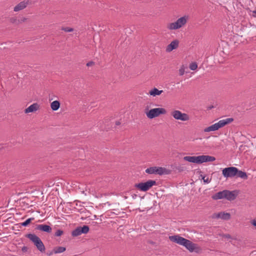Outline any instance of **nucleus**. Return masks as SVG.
I'll list each match as a JSON object with an SVG mask.
<instances>
[{
  "label": "nucleus",
  "instance_id": "nucleus-1",
  "mask_svg": "<svg viewBox=\"0 0 256 256\" xmlns=\"http://www.w3.org/2000/svg\"><path fill=\"white\" fill-rule=\"evenodd\" d=\"M184 160L190 162L200 164L204 162H213L216 158L212 156L202 155L197 156H186Z\"/></svg>",
  "mask_w": 256,
  "mask_h": 256
},
{
  "label": "nucleus",
  "instance_id": "nucleus-2",
  "mask_svg": "<svg viewBox=\"0 0 256 256\" xmlns=\"http://www.w3.org/2000/svg\"><path fill=\"white\" fill-rule=\"evenodd\" d=\"M234 119L232 118H227L226 119L220 120L218 122L205 128L204 131V132H208L217 130L219 128L224 127L228 124H229Z\"/></svg>",
  "mask_w": 256,
  "mask_h": 256
},
{
  "label": "nucleus",
  "instance_id": "nucleus-3",
  "mask_svg": "<svg viewBox=\"0 0 256 256\" xmlns=\"http://www.w3.org/2000/svg\"><path fill=\"white\" fill-rule=\"evenodd\" d=\"M26 237L28 238L41 252H45V246L40 238L34 234H28Z\"/></svg>",
  "mask_w": 256,
  "mask_h": 256
},
{
  "label": "nucleus",
  "instance_id": "nucleus-4",
  "mask_svg": "<svg viewBox=\"0 0 256 256\" xmlns=\"http://www.w3.org/2000/svg\"><path fill=\"white\" fill-rule=\"evenodd\" d=\"M156 182L154 180H148L145 182H140L135 184V187L142 192H146L153 186L156 185Z\"/></svg>",
  "mask_w": 256,
  "mask_h": 256
},
{
  "label": "nucleus",
  "instance_id": "nucleus-5",
  "mask_svg": "<svg viewBox=\"0 0 256 256\" xmlns=\"http://www.w3.org/2000/svg\"><path fill=\"white\" fill-rule=\"evenodd\" d=\"M166 113V110L164 108H154L146 112L147 117L152 119L159 116L160 114H164Z\"/></svg>",
  "mask_w": 256,
  "mask_h": 256
},
{
  "label": "nucleus",
  "instance_id": "nucleus-6",
  "mask_svg": "<svg viewBox=\"0 0 256 256\" xmlns=\"http://www.w3.org/2000/svg\"><path fill=\"white\" fill-rule=\"evenodd\" d=\"M166 168L157 166H152L146 170V172L148 174H158L162 175L166 173Z\"/></svg>",
  "mask_w": 256,
  "mask_h": 256
},
{
  "label": "nucleus",
  "instance_id": "nucleus-7",
  "mask_svg": "<svg viewBox=\"0 0 256 256\" xmlns=\"http://www.w3.org/2000/svg\"><path fill=\"white\" fill-rule=\"evenodd\" d=\"M236 168L230 166L224 168L222 171V174L225 178H233L236 176Z\"/></svg>",
  "mask_w": 256,
  "mask_h": 256
},
{
  "label": "nucleus",
  "instance_id": "nucleus-8",
  "mask_svg": "<svg viewBox=\"0 0 256 256\" xmlns=\"http://www.w3.org/2000/svg\"><path fill=\"white\" fill-rule=\"evenodd\" d=\"M171 115L177 120L186 121L189 120V116L185 113H182L178 110H174L171 112Z\"/></svg>",
  "mask_w": 256,
  "mask_h": 256
},
{
  "label": "nucleus",
  "instance_id": "nucleus-9",
  "mask_svg": "<svg viewBox=\"0 0 256 256\" xmlns=\"http://www.w3.org/2000/svg\"><path fill=\"white\" fill-rule=\"evenodd\" d=\"M169 240L174 242L182 246L184 244V242L186 238L180 236V235H174L169 236Z\"/></svg>",
  "mask_w": 256,
  "mask_h": 256
},
{
  "label": "nucleus",
  "instance_id": "nucleus-10",
  "mask_svg": "<svg viewBox=\"0 0 256 256\" xmlns=\"http://www.w3.org/2000/svg\"><path fill=\"white\" fill-rule=\"evenodd\" d=\"M182 246H184L190 252H192L197 248V245L188 240L186 239Z\"/></svg>",
  "mask_w": 256,
  "mask_h": 256
},
{
  "label": "nucleus",
  "instance_id": "nucleus-11",
  "mask_svg": "<svg viewBox=\"0 0 256 256\" xmlns=\"http://www.w3.org/2000/svg\"><path fill=\"white\" fill-rule=\"evenodd\" d=\"M35 230H40L42 232L50 233L52 232V228L47 224H36L35 227Z\"/></svg>",
  "mask_w": 256,
  "mask_h": 256
},
{
  "label": "nucleus",
  "instance_id": "nucleus-12",
  "mask_svg": "<svg viewBox=\"0 0 256 256\" xmlns=\"http://www.w3.org/2000/svg\"><path fill=\"white\" fill-rule=\"evenodd\" d=\"M225 192L224 198L228 200H234L237 196V194L236 193L235 191L225 190Z\"/></svg>",
  "mask_w": 256,
  "mask_h": 256
},
{
  "label": "nucleus",
  "instance_id": "nucleus-13",
  "mask_svg": "<svg viewBox=\"0 0 256 256\" xmlns=\"http://www.w3.org/2000/svg\"><path fill=\"white\" fill-rule=\"evenodd\" d=\"M40 106L37 103H34L29 106L28 108H26L24 110V112L26 114H28L30 112H35L38 110Z\"/></svg>",
  "mask_w": 256,
  "mask_h": 256
},
{
  "label": "nucleus",
  "instance_id": "nucleus-14",
  "mask_svg": "<svg viewBox=\"0 0 256 256\" xmlns=\"http://www.w3.org/2000/svg\"><path fill=\"white\" fill-rule=\"evenodd\" d=\"M179 42L178 40H174L169 44L167 47L166 50L168 52H170L176 48L178 46Z\"/></svg>",
  "mask_w": 256,
  "mask_h": 256
},
{
  "label": "nucleus",
  "instance_id": "nucleus-15",
  "mask_svg": "<svg viewBox=\"0 0 256 256\" xmlns=\"http://www.w3.org/2000/svg\"><path fill=\"white\" fill-rule=\"evenodd\" d=\"M28 4V2H25L24 1L21 2L14 7V11L18 12L20 10H21L26 8Z\"/></svg>",
  "mask_w": 256,
  "mask_h": 256
},
{
  "label": "nucleus",
  "instance_id": "nucleus-16",
  "mask_svg": "<svg viewBox=\"0 0 256 256\" xmlns=\"http://www.w3.org/2000/svg\"><path fill=\"white\" fill-rule=\"evenodd\" d=\"M225 193V190L216 193L215 194L213 195L212 196V198L213 200H214L224 198Z\"/></svg>",
  "mask_w": 256,
  "mask_h": 256
},
{
  "label": "nucleus",
  "instance_id": "nucleus-17",
  "mask_svg": "<svg viewBox=\"0 0 256 256\" xmlns=\"http://www.w3.org/2000/svg\"><path fill=\"white\" fill-rule=\"evenodd\" d=\"M216 218H220L224 220H228L230 218V215L228 212H220L217 214Z\"/></svg>",
  "mask_w": 256,
  "mask_h": 256
},
{
  "label": "nucleus",
  "instance_id": "nucleus-18",
  "mask_svg": "<svg viewBox=\"0 0 256 256\" xmlns=\"http://www.w3.org/2000/svg\"><path fill=\"white\" fill-rule=\"evenodd\" d=\"M236 173V174L235 176H236V178H240L244 180H246L248 178V176L246 172L239 170L238 168L237 172Z\"/></svg>",
  "mask_w": 256,
  "mask_h": 256
},
{
  "label": "nucleus",
  "instance_id": "nucleus-19",
  "mask_svg": "<svg viewBox=\"0 0 256 256\" xmlns=\"http://www.w3.org/2000/svg\"><path fill=\"white\" fill-rule=\"evenodd\" d=\"M163 92V90H158L157 88H154L149 92V94L153 96H159Z\"/></svg>",
  "mask_w": 256,
  "mask_h": 256
},
{
  "label": "nucleus",
  "instance_id": "nucleus-20",
  "mask_svg": "<svg viewBox=\"0 0 256 256\" xmlns=\"http://www.w3.org/2000/svg\"><path fill=\"white\" fill-rule=\"evenodd\" d=\"M168 28L170 30H176L181 28V26L180 24L176 20V22H174L169 24Z\"/></svg>",
  "mask_w": 256,
  "mask_h": 256
},
{
  "label": "nucleus",
  "instance_id": "nucleus-21",
  "mask_svg": "<svg viewBox=\"0 0 256 256\" xmlns=\"http://www.w3.org/2000/svg\"><path fill=\"white\" fill-rule=\"evenodd\" d=\"M168 28L170 30H176L181 28V26L180 24L176 20V22H174L169 24Z\"/></svg>",
  "mask_w": 256,
  "mask_h": 256
},
{
  "label": "nucleus",
  "instance_id": "nucleus-22",
  "mask_svg": "<svg viewBox=\"0 0 256 256\" xmlns=\"http://www.w3.org/2000/svg\"><path fill=\"white\" fill-rule=\"evenodd\" d=\"M50 106L52 110H57L60 107V102L58 100H54L51 103Z\"/></svg>",
  "mask_w": 256,
  "mask_h": 256
},
{
  "label": "nucleus",
  "instance_id": "nucleus-23",
  "mask_svg": "<svg viewBox=\"0 0 256 256\" xmlns=\"http://www.w3.org/2000/svg\"><path fill=\"white\" fill-rule=\"evenodd\" d=\"M66 250V248L64 246H56L54 248V252L55 254L63 252Z\"/></svg>",
  "mask_w": 256,
  "mask_h": 256
},
{
  "label": "nucleus",
  "instance_id": "nucleus-24",
  "mask_svg": "<svg viewBox=\"0 0 256 256\" xmlns=\"http://www.w3.org/2000/svg\"><path fill=\"white\" fill-rule=\"evenodd\" d=\"M80 229V232L82 234H87L89 231V227L88 226L84 225L83 226H78Z\"/></svg>",
  "mask_w": 256,
  "mask_h": 256
},
{
  "label": "nucleus",
  "instance_id": "nucleus-25",
  "mask_svg": "<svg viewBox=\"0 0 256 256\" xmlns=\"http://www.w3.org/2000/svg\"><path fill=\"white\" fill-rule=\"evenodd\" d=\"M72 234L73 236H77L82 234L80 228L78 227L76 229H74L72 232Z\"/></svg>",
  "mask_w": 256,
  "mask_h": 256
},
{
  "label": "nucleus",
  "instance_id": "nucleus-26",
  "mask_svg": "<svg viewBox=\"0 0 256 256\" xmlns=\"http://www.w3.org/2000/svg\"><path fill=\"white\" fill-rule=\"evenodd\" d=\"M34 220V218H30L28 219H27L26 220H25L24 222H22L21 224L22 226H26L29 224L32 221Z\"/></svg>",
  "mask_w": 256,
  "mask_h": 256
},
{
  "label": "nucleus",
  "instance_id": "nucleus-27",
  "mask_svg": "<svg viewBox=\"0 0 256 256\" xmlns=\"http://www.w3.org/2000/svg\"><path fill=\"white\" fill-rule=\"evenodd\" d=\"M177 21L178 22V24H180V26L182 27L186 23V17H180L177 20Z\"/></svg>",
  "mask_w": 256,
  "mask_h": 256
},
{
  "label": "nucleus",
  "instance_id": "nucleus-28",
  "mask_svg": "<svg viewBox=\"0 0 256 256\" xmlns=\"http://www.w3.org/2000/svg\"><path fill=\"white\" fill-rule=\"evenodd\" d=\"M198 68V65L196 62H192L190 65V68L191 70H196Z\"/></svg>",
  "mask_w": 256,
  "mask_h": 256
},
{
  "label": "nucleus",
  "instance_id": "nucleus-29",
  "mask_svg": "<svg viewBox=\"0 0 256 256\" xmlns=\"http://www.w3.org/2000/svg\"><path fill=\"white\" fill-rule=\"evenodd\" d=\"M246 12L250 16H256L255 14H256V10L252 11L250 10L249 8H248L246 10Z\"/></svg>",
  "mask_w": 256,
  "mask_h": 256
},
{
  "label": "nucleus",
  "instance_id": "nucleus-30",
  "mask_svg": "<svg viewBox=\"0 0 256 256\" xmlns=\"http://www.w3.org/2000/svg\"><path fill=\"white\" fill-rule=\"evenodd\" d=\"M62 30L66 32H72L74 31V29L72 28L69 27H62Z\"/></svg>",
  "mask_w": 256,
  "mask_h": 256
},
{
  "label": "nucleus",
  "instance_id": "nucleus-31",
  "mask_svg": "<svg viewBox=\"0 0 256 256\" xmlns=\"http://www.w3.org/2000/svg\"><path fill=\"white\" fill-rule=\"evenodd\" d=\"M64 233V232L63 230H58L56 232H55V236H60L61 235H62Z\"/></svg>",
  "mask_w": 256,
  "mask_h": 256
},
{
  "label": "nucleus",
  "instance_id": "nucleus-32",
  "mask_svg": "<svg viewBox=\"0 0 256 256\" xmlns=\"http://www.w3.org/2000/svg\"><path fill=\"white\" fill-rule=\"evenodd\" d=\"M54 252V248L52 250H48L47 251L46 254L48 256H52Z\"/></svg>",
  "mask_w": 256,
  "mask_h": 256
},
{
  "label": "nucleus",
  "instance_id": "nucleus-33",
  "mask_svg": "<svg viewBox=\"0 0 256 256\" xmlns=\"http://www.w3.org/2000/svg\"><path fill=\"white\" fill-rule=\"evenodd\" d=\"M206 177L205 176H204L202 178V180H204V182H205V183H206V184H208L210 182V180H209L208 178H205Z\"/></svg>",
  "mask_w": 256,
  "mask_h": 256
},
{
  "label": "nucleus",
  "instance_id": "nucleus-34",
  "mask_svg": "<svg viewBox=\"0 0 256 256\" xmlns=\"http://www.w3.org/2000/svg\"><path fill=\"white\" fill-rule=\"evenodd\" d=\"M179 74L180 76H182L184 74V68H180L179 70Z\"/></svg>",
  "mask_w": 256,
  "mask_h": 256
},
{
  "label": "nucleus",
  "instance_id": "nucleus-35",
  "mask_svg": "<svg viewBox=\"0 0 256 256\" xmlns=\"http://www.w3.org/2000/svg\"><path fill=\"white\" fill-rule=\"evenodd\" d=\"M94 64V62L90 61L86 64V66H90Z\"/></svg>",
  "mask_w": 256,
  "mask_h": 256
},
{
  "label": "nucleus",
  "instance_id": "nucleus-36",
  "mask_svg": "<svg viewBox=\"0 0 256 256\" xmlns=\"http://www.w3.org/2000/svg\"><path fill=\"white\" fill-rule=\"evenodd\" d=\"M10 21L13 23H15V22L16 23V20L15 19V17L12 18L10 19Z\"/></svg>",
  "mask_w": 256,
  "mask_h": 256
},
{
  "label": "nucleus",
  "instance_id": "nucleus-37",
  "mask_svg": "<svg viewBox=\"0 0 256 256\" xmlns=\"http://www.w3.org/2000/svg\"><path fill=\"white\" fill-rule=\"evenodd\" d=\"M252 224L256 227V220H252Z\"/></svg>",
  "mask_w": 256,
  "mask_h": 256
},
{
  "label": "nucleus",
  "instance_id": "nucleus-38",
  "mask_svg": "<svg viewBox=\"0 0 256 256\" xmlns=\"http://www.w3.org/2000/svg\"><path fill=\"white\" fill-rule=\"evenodd\" d=\"M250 256H256V251H253L250 254Z\"/></svg>",
  "mask_w": 256,
  "mask_h": 256
},
{
  "label": "nucleus",
  "instance_id": "nucleus-39",
  "mask_svg": "<svg viewBox=\"0 0 256 256\" xmlns=\"http://www.w3.org/2000/svg\"><path fill=\"white\" fill-rule=\"evenodd\" d=\"M224 236H225L226 238H231V236H230V234H226V235Z\"/></svg>",
  "mask_w": 256,
  "mask_h": 256
},
{
  "label": "nucleus",
  "instance_id": "nucleus-40",
  "mask_svg": "<svg viewBox=\"0 0 256 256\" xmlns=\"http://www.w3.org/2000/svg\"><path fill=\"white\" fill-rule=\"evenodd\" d=\"M120 122L119 121H117V122H116V126L120 125Z\"/></svg>",
  "mask_w": 256,
  "mask_h": 256
},
{
  "label": "nucleus",
  "instance_id": "nucleus-41",
  "mask_svg": "<svg viewBox=\"0 0 256 256\" xmlns=\"http://www.w3.org/2000/svg\"><path fill=\"white\" fill-rule=\"evenodd\" d=\"M26 248L24 246V247L22 248V251H24V250H26Z\"/></svg>",
  "mask_w": 256,
  "mask_h": 256
},
{
  "label": "nucleus",
  "instance_id": "nucleus-42",
  "mask_svg": "<svg viewBox=\"0 0 256 256\" xmlns=\"http://www.w3.org/2000/svg\"><path fill=\"white\" fill-rule=\"evenodd\" d=\"M212 108H213V106H210V107L208 108V109H210H210Z\"/></svg>",
  "mask_w": 256,
  "mask_h": 256
},
{
  "label": "nucleus",
  "instance_id": "nucleus-43",
  "mask_svg": "<svg viewBox=\"0 0 256 256\" xmlns=\"http://www.w3.org/2000/svg\"><path fill=\"white\" fill-rule=\"evenodd\" d=\"M2 148H3V147L0 148V150H1Z\"/></svg>",
  "mask_w": 256,
  "mask_h": 256
},
{
  "label": "nucleus",
  "instance_id": "nucleus-44",
  "mask_svg": "<svg viewBox=\"0 0 256 256\" xmlns=\"http://www.w3.org/2000/svg\"><path fill=\"white\" fill-rule=\"evenodd\" d=\"M22 22H24V19H23L22 20Z\"/></svg>",
  "mask_w": 256,
  "mask_h": 256
},
{
  "label": "nucleus",
  "instance_id": "nucleus-45",
  "mask_svg": "<svg viewBox=\"0 0 256 256\" xmlns=\"http://www.w3.org/2000/svg\"><path fill=\"white\" fill-rule=\"evenodd\" d=\"M256 18V17H255Z\"/></svg>",
  "mask_w": 256,
  "mask_h": 256
}]
</instances>
